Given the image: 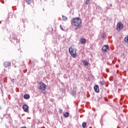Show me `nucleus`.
<instances>
[{
    "label": "nucleus",
    "mask_w": 128,
    "mask_h": 128,
    "mask_svg": "<svg viewBox=\"0 0 128 128\" xmlns=\"http://www.w3.org/2000/svg\"><path fill=\"white\" fill-rule=\"evenodd\" d=\"M63 20H68V18L66 16H62Z\"/></svg>",
    "instance_id": "obj_14"
},
{
    "label": "nucleus",
    "mask_w": 128,
    "mask_h": 128,
    "mask_svg": "<svg viewBox=\"0 0 128 128\" xmlns=\"http://www.w3.org/2000/svg\"><path fill=\"white\" fill-rule=\"evenodd\" d=\"M114 84H116V81H114Z\"/></svg>",
    "instance_id": "obj_21"
},
{
    "label": "nucleus",
    "mask_w": 128,
    "mask_h": 128,
    "mask_svg": "<svg viewBox=\"0 0 128 128\" xmlns=\"http://www.w3.org/2000/svg\"><path fill=\"white\" fill-rule=\"evenodd\" d=\"M80 42L81 44H86V40L84 38H81L80 39Z\"/></svg>",
    "instance_id": "obj_7"
},
{
    "label": "nucleus",
    "mask_w": 128,
    "mask_h": 128,
    "mask_svg": "<svg viewBox=\"0 0 128 128\" xmlns=\"http://www.w3.org/2000/svg\"><path fill=\"white\" fill-rule=\"evenodd\" d=\"M102 38H104V34H103L102 35Z\"/></svg>",
    "instance_id": "obj_20"
},
{
    "label": "nucleus",
    "mask_w": 128,
    "mask_h": 128,
    "mask_svg": "<svg viewBox=\"0 0 128 128\" xmlns=\"http://www.w3.org/2000/svg\"><path fill=\"white\" fill-rule=\"evenodd\" d=\"M10 62H4V66L5 68H8V66H10Z\"/></svg>",
    "instance_id": "obj_9"
},
{
    "label": "nucleus",
    "mask_w": 128,
    "mask_h": 128,
    "mask_svg": "<svg viewBox=\"0 0 128 128\" xmlns=\"http://www.w3.org/2000/svg\"><path fill=\"white\" fill-rule=\"evenodd\" d=\"M72 24L73 26H74L77 30L80 28L82 24V19L78 17L73 18L72 20Z\"/></svg>",
    "instance_id": "obj_1"
},
{
    "label": "nucleus",
    "mask_w": 128,
    "mask_h": 128,
    "mask_svg": "<svg viewBox=\"0 0 128 128\" xmlns=\"http://www.w3.org/2000/svg\"><path fill=\"white\" fill-rule=\"evenodd\" d=\"M64 118H68L69 116H70V114H68V112H66L64 114Z\"/></svg>",
    "instance_id": "obj_12"
},
{
    "label": "nucleus",
    "mask_w": 128,
    "mask_h": 128,
    "mask_svg": "<svg viewBox=\"0 0 128 128\" xmlns=\"http://www.w3.org/2000/svg\"><path fill=\"white\" fill-rule=\"evenodd\" d=\"M90 0H86V4H90Z\"/></svg>",
    "instance_id": "obj_15"
},
{
    "label": "nucleus",
    "mask_w": 128,
    "mask_h": 128,
    "mask_svg": "<svg viewBox=\"0 0 128 128\" xmlns=\"http://www.w3.org/2000/svg\"><path fill=\"white\" fill-rule=\"evenodd\" d=\"M82 128H86V122H84L82 124Z\"/></svg>",
    "instance_id": "obj_13"
},
{
    "label": "nucleus",
    "mask_w": 128,
    "mask_h": 128,
    "mask_svg": "<svg viewBox=\"0 0 128 128\" xmlns=\"http://www.w3.org/2000/svg\"><path fill=\"white\" fill-rule=\"evenodd\" d=\"M22 109L25 112H28V105L24 104L22 106Z\"/></svg>",
    "instance_id": "obj_5"
},
{
    "label": "nucleus",
    "mask_w": 128,
    "mask_h": 128,
    "mask_svg": "<svg viewBox=\"0 0 128 128\" xmlns=\"http://www.w3.org/2000/svg\"><path fill=\"white\" fill-rule=\"evenodd\" d=\"M26 2L28 4H30V2H32V1L30 0H26Z\"/></svg>",
    "instance_id": "obj_16"
},
{
    "label": "nucleus",
    "mask_w": 128,
    "mask_h": 128,
    "mask_svg": "<svg viewBox=\"0 0 128 128\" xmlns=\"http://www.w3.org/2000/svg\"><path fill=\"white\" fill-rule=\"evenodd\" d=\"M124 40L125 42H128V36H127L125 38Z\"/></svg>",
    "instance_id": "obj_17"
},
{
    "label": "nucleus",
    "mask_w": 128,
    "mask_h": 128,
    "mask_svg": "<svg viewBox=\"0 0 128 128\" xmlns=\"http://www.w3.org/2000/svg\"><path fill=\"white\" fill-rule=\"evenodd\" d=\"M123 28H124V24H122V22H119L118 23L116 30H118V32L122 30Z\"/></svg>",
    "instance_id": "obj_4"
},
{
    "label": "nucleus",
    "mask_w": 128,
    "mask_h": 128,
    "mask_svg": "<svg viewBox=\"0 0 128 128\" xmlns=\"http://www.w3.org/2000/svg\"><path fill=\"white\" fill-rule=\"evenodd\" d=\"M102 50L104 52H108V46L104 45L102 47Z\"/></svg>",
    "instance_id": "obj_6"
},
{
    "label": "nucleus",
    "mask_w": 128,
    "mask_h": 128,
    "mask_svg": "<svg viewBox=\"0 0 128 128\" xmlns=\"http://www.w3.org/2000/svg\"><path fill=\"white\" fill-rule=\"evenodd\" d=\"M59 112L60 114L62 113V109H59Z\"/></svg>",
    "instance_id": "obj_19"
},
{
    "label": "nucleus",
    "mask_w": 128,
    "mask_h": 128,
    "mask_svg": "<svg viewBox=\"0 0 128 128\" xmlns=\"http://www.w3.org/2000/svg\"><path fill=\"white\" fill-rule=\"evenodd\" d=\"M100 84H102V86H104V81H100Z\"/></svg>",
    "instance_id": "obj_18"
},
{
    "label": "nucleus",
    "mask_w": 128,
    "mask_h": 128,
    "mask_svg": "<svg viewBox=\"0 0 128 128\" xmlns=\"http://www.w3.org/2000/svg\"><path fill=\"white\" fill-rule=\"evenodd\" d=\"M68 52L72 58H76V48L70 47L68 48Z\"/></svg>",
    "instance_id": "obj_3"
},
{
    "label": "nucleus",
    "mask_w": 128,
    "mask_h": 128,
    "mask_svg": "<svg viewBox=\"0 0 128 128\" xmlns=\"http://www.w3.org/2000/svg\"><path fill=\"white\" fill-rule=\"evenodd\" d=\"M89 128H92V126L89 127Z\"/></svg>",
    "instance_id": "obj_22"
},
{
    "label": "nucleus",
    "mask_w": 128,
    "mask_h": 128,
    "mask_svg": "<svg viewBox=\"0 0 128 128\" xmlns=\"http://www.w3.org/2000/svg\"><path fill=\"white\" fill-rule=\"evenodd\" d=\"M83 62V66H88V62H86V60H82Z\"/></svg>",
    "instance_id": "obj_10"
},
{
    "label": "nucleus",
    "mask_w": 128,
    "mask_h": 128,
    "mask_svg": "<svg viewBox=\"0 0 128 128\" xmlns=\"http://www.w3.org/2000/svg\"><path fill=\"white\" fill-rule=\"evenodd\" d=\"M39 86V90H41L40 94H46V85L42 82H39L38 83Z\"/></svg>",
    "instance_id": "obj_2"
},
{
    "label": "nucleus",
    "mask_w": 128,
    "mask_h": 128,
    "mask_svg": "<svg viewBox=\"0 0 128 128\" xmlns=\"http://www.w3.org/2000/svg\"><path fill=\"white\" fill-rule=\"evenodd\" d=\"M94 90L96 92H100V88L98 87V86L95 85L94 86Z\"/></svg>",
    "instance_id": "obj_8"
},
{
    "label": "nucleus",
    "mask_w": 128,
    "mask_h": 128,
    "mask_svg": "<svg viewBox=\"0 0 128 128\" xmlns=\"http://www.w3.org/2000/svg\"><path fill=\"white\" fill-rule=\"evenodd\" d=\"M24 98L25 100H28V98H30V95H28V94H25L24 96Z\"/></svg>",
    "instance_id": "obj_11"
}]
</instances>
